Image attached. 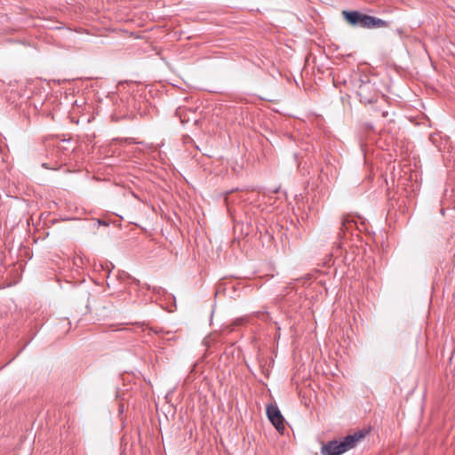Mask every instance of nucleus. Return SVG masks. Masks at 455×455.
Returning a JSON list of instances; mask_svg holds the SVG:
<instances>
[{
	"mask_svg": "<svg viewBox=\"0 0 455 455\" xmlns=\"http://www.w3.org/2000/svg\"><path fill=\"white\" fill-rule=\"evenodd\" d=\"M366 434V431L360 430L353 435H347L341 440L330 441L323 446L322 453L323 455H340L354 448L358 442L364 438Z\"/></svg>",
	"mask_w": 455,
	"mask_h": 455,
	"instance_id": "1",
	"label": "nucleus"
},
{
	"mask_svg": "<svg viewBox=\"0 0 455 455\" xmlns=\"http://www.w3.org/2000/svg\"><path fill=\"white\" fill-rule=\"evenodd\" d=\"M357 95L363 104H371L377 101L379 92L374 84L370 81H362L358 86Z\"/></svg>",
	"mask_w": 455,
	"mask_h": 455,
	"instance_id": "2",
	"label": "nucleus"
},
{
	"mask_svg": "<svg viewBox=\"0 0 455 455\" xmlns=\"http://www.w3.org/2000/svg\"><path fill=\"white\" fill-rule=\"evenodd\" d=\"M267 415L270 422L276 428L277 431L284 429V419L276 405L269 404L267 406Z\"/></svg>",
	"mask_w": 455,
	"mask_h": 455,
	"instance_id": "3",
	"label": "nucleus"
},
{
	"mask_svg": "<svg viewBox=\"0 0 455 455\" xmlns=\"http://www.w3.org/2000/svg\"><path fill=\"white\" fill-rule=\"evenodd\" d=\"M388 22L379 18L364 14L363 18V27L366 28H387Z\"/></svg>",
	"mask_w": 455,
	"mask_h": 455,
	"instance_id": "4",
	"label": "nucleus"
},
{
	"mask_svg": "<svg viewBox=\"0 0 455 455\" xmlns=\"http://www.w3.org/2000/svg\"><path fill=\"white\" fill-rule=\"evenodd\" d=\"M342 15L350 25L363 27V13L358 11H343Z\"/></svg>",
	"mask_w": 455,
	"mask_h": 455,
	"instance_id": "5",
	"label": "nucleus"
},
{
	"mask_svg": "<svg viewBox=\"0 0 455 455\" xmlns=\"http://www.w3.org/2000/svg\"><path fill=\"white\" fill-rule=\"evenodd\" d=\"M347 223H349V220H348L347 219L344 218V219L342 220V222H341V226H342V227H341V229H343V228H347Z\"/></svg>",
	"mask_w": 455,
	"mask_h": 455,
	"instance_id": "6",
	"label": "nucleus"
},
{
	"mask_svg": "<svg viewBox=\"0 0 455 455\" xmlns=\"http://www.w3.org/2000/svg\"><path fill=\"white\" fill-rule=\"evenodd\" d=\"M388 116V112L387 111H383L382 112V116L383 117H387Z\"/></svg>",
	"mask_w": 455,
	"mask_h": 455,
	"instance_id": "7",
	"label": "nucleus"
}]
</instances>
